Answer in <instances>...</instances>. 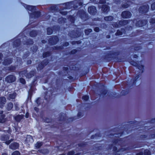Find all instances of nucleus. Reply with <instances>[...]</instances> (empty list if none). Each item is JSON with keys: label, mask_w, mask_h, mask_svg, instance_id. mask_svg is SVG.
Here are the masks:
<instances>
[{"label": "nucleus", "mask_w": 155, "mask_h": 155, "mask_svg": "<svg viewBox=\"0 0 155 155\" xmlns=\"http://www.w3.org/2000/svg\"><path fill=\"white\" fill-rule=\"evenodd\" d=\"M10 134L8 131H7L6 134L3 136L1 139L5 141V143L7 144H8L12 141V138L11 137L10 135Z\"/></svg>", "instance_id": "nucleus-1"}, {"label": "nucleus", "mask_w": 155, "mask_h": 155, "mask_svg": "<svg viewBox=\"0 0 155 155\" xmlns=\"http://www.w3.org/2000/svg\"><path fill=\"white\" fill-rule=\"evenodd\" d=\"M131 64L134 66H137L138 69L142 72L144 70V64L143 62L140 61L137 64L135 62H132Z\"/></svg>", "instance_id": "nucleus-2"}, {"label": "nucleus", "mask_w": 155, "mask_h": 155, "mask_svg": "<svg viewBox=\"0 0 155 155\" xmlns=\"http://www.w3.org/2000/svg\"><path fill=\"white\" fill-rule=\"evenodd\" d=\"M15 80V78L13 75H10L6 78V80L8 82H12L14 81Z\"/></svg>", "instance_id": "nucleus-3"}, {"label": "nucleus", "mask_w": 155, "mask_h": 155, "mask_svg": "<svg viewBox=\"0 0 155 155\" xmlns=\"http://www.w3.org/2000/svg\"><path fill=\"white\" fill-rule=\"evenodd\" d=\"M131 14L130 13L127 11H124L123 12L122 14V17L125 18H127L131 17Z\"/></svg>", "instance_id": "nucleus-4"}, {"label": "nucleus", "mask_w": 155, "mask_h": 155, "mask_svg": "<svg viewBox=\"0 0 155 155\" xmlns=\"http://www.w3.org/2000/svg\"><path fill=\"white\" fill-rule=\"evenodd\" d=\"M88 11L92 15L95 14L96 12L95 7L94 6H91L88 8Z\"/></svg>", "instance_id": "nucleus-5"}, {"label": "nucleus", "mask_w": 155, "mask_h": 155, "mask_svg": "<svg viewBox=\"0 0 155 155\" xmlns=\"http://www.w3.org/2000/svg\"><path fill=\"white\" fill-rule=\"evenodd\" d=\"M26 72L25 71L22 72L20 73L19 74L20 76L21 75L22 77H24L23 74H24V75L25 76H26L28 78H30L32 76V74H31V73H29V74L28 73V74H26Z\"/></svg>", "instance_id": "nucleus-6"}, {"label": "nucleus", "mask_w": 155, "mask_h": 155, "mask_svg": "<svg viewBox=\"0 0 155 155\" xmlns=\"http://www.w3.org/2000/svg\"><path fill=\"white\" fill-rule=\"evenodd\" d=\"M6 102L5 98L4 97H0V107L3 106Z\"/></svg>", "instance_id": "nucleus-7"}, {"label": "nucleus", "mask_w": 155, "mask_h": 155, "mask_svg": "<svg viewBox=\"0 0 155 155\" xmlns=\"http://www.w3.org/2000/svg\"><path fill=\"white\" fill-rule=\"evenodd\" d=\"M26 141L27 143H32L33 141V140L32 137L30 135H28L27 136L26 139Z\"/></svg>", "instance_id": "nucleus-8"}, {"label": "nucleus", "mask_w": 155, "mask_h": 155, "mask_svg": "<svg viewBox=\"0 0 155 155\" xmlns=\"http://www.w3.org/2000/svg\"><path fill=\"white\" fill-rule=\"evenodd\" d=\"M18 147V143H12L10 146V148L12 149H15Z\"/></svg>", "instance_id": "nucleus-9"}, {"label": "nucleus", "mask_w": 155, "mask_h": 155, "mask_svg": "<svg viewBox=\"0 0 155 155\" xmlns=\"http://www.w3.org/2000/svg\"><path fill=\"white\" fill-rule=\"evenodd\" d=\"M102 10L104 12H106L109 10V8L106 5H104L102 6Z\"/></svg>", "instance_id": "nucleus-10"}, {"label": "nucleus", "mask_w": 155, "mask_h": 155, "mask_svg": "<svg viewBox=\"0 0 155 155\" xmlns=\"http://www.w3.org/2000/svg\"><path fill=\"white\" fill-rule=\"evenodd\" d=\"M6 119L5 118V116L2 115L0 117V123H3L6 121Z\"/></svg>", "instance_id": "nucleus-11"}, {"label": "nucleus", "mask_w": 155, "mask_h": 155, "mask_svg": "<svg viewBox=\"0 0 155 155\" xmlns=\"http://www.w3.org/2000/svg\"><path fill=\"white\" fill-rule=\"evenodd\" d=\"M13 107V105L12 103H10L8 104L7 106V109L8 110H11Z\"/></svg>", "instance_id": "nucleus-12"}, {"label": "nucleus", "mask_w": 155, "mask_h": 155, "mask_svg": "<svg viewBox=\"0 0 155 155\" xmlns=\"http://www.w3.org/2000/svg\"><path fill=\"white\" fill-rule=\"evenodd\" d=\"M113 19V18L111 16H109L108 17H105L104 18V20L106 21H111Z\"/></svg>", "instance_id": "nucleus-13"}, {"label": "nucleus", "mask_w": 155, "mask_h": 155, "mask_svg": "<svg viewBox=\"0 0 155 155\" xmlns=\"http://www.w3.org/2000/svg\"><path fill=\"white\" fill-rule=\"evenodd\" d=\"M23 117V116L22 115H18L15 118V120L17 121H19Z\"/></svg>", "instance_id": "nucleus-14"}, {"label": "nucleus", "mask_w": 155, "mask_h": 155, "mask_svg": "<svg viewBox=\"0 0 155 155\" xmlns=\"http://www.w3.org/2000/svg\"><path fill=\"white\" fill-rule=\"evenodd\" d=\"M42 145L41 142H37L35 144V147L37 148H39Z\"/></svg>", "instance_id": "nucleus-15"}, {"label": "nucleus", "mask_w": 155, "mask_h": 155, "mask_svg": "<svg viewBox=\"0 0 155 155\" xmlns=\"http://www.w3.org/2000/svg\"><path fill=\"white\" fill-rule=\"evenodd\" d=\"M16 96V94L15 93L13 94H9V97L10 99H13L15 98Z\"/></svg>", "instance_id": "nucleus-16"}, {"label": "nucleus", "mask_w": 155, "mask_h": 155, "mask_svg": "<svg viewBox=\"0 0 155 155\" xmlns=\"http://www.w3.org/2000/svg\"><path fill=\"white\" fill-rule=\"evenodd\" d=\"M128 21L127 20H124L123 21H120V25H124L127 23Z\"/></svg>", "instance_id": "nucleus-17"}, {"label": "nucleus", "mask_w": 155, "mask_h": 155, "mask_svg": "<svg viewBox=\"0 0 155 155\" xmlns=\"http://www.w3.org/2000/svg\"><path fill=\"white\" fill-rule=\"evenodd\" d=\"M136 25L137 26L140 27L142 25V24L141 23V21H139L136 23Z\"/></svg>", "instance_id": "nucleus-18"}, {"label": "nucleus", "mask_w": 155, "mask_h": 155, "mask_svg": "<svg viewBox=\"0 0 155 155\" xmlns=\"http://www.w3.org/2000/svg\"><path fill=\"white\" fill-rule=\"evenodd\" d=\"M48 34V35H50L52 32V30L50 28H48L47 29Z\"/></svg>", "instance_id": "nucleus-19"}, {"label": "nucleus", "mask_w": 155, "mask_h": 155, "mask_svg": "<svg viewBox=\"0 0 155 155\" xmlns=\"http://www.w3.org/2000/svg\"><path fill=\"white\" fill-rule=\"evenodd\" d=\"M12 155H20V153L18 151H16L14 152Z\"/></svg>", "instance_id": "nucleus-20"}, {"label": "nucleus", "mask_w": 155, "mask_h": 155, "mask_svg": "<svg viewBox=\"0 0 155 155\" xmlns=\"http://www.w3.org/2000/svg\"><path fill=\"white\" fill-rule=\"evenodd\" d=\"M144 153L146 155H150V153L148 150H145L144 151Z\"/></svg>", "instance_id": "nucleus-21"}, {"label": "nucleus", "mask_w": 155, "mask_h": 155, "mask_svg": "<svg viewBox=\"0 0 155 155\" xmlns=\"http://www.w3.org/2000/svg\"><path fill=\"white\" fill-rule=\"evenodd\" d=\"M122 34V32L120 30H118L116 33V35H121Z\"/></svg>", "instance_id": "nucleus-22"}, {"label": "nucleus", "mask_w": 155, "mask_h": 155, "mask_svg": "<svg viewBox=\"0 0 155 155\" xmlns=\"http://www.w3.org/2000/svg\"><path fill=\"white\" fill-rule=\"evenodd\" d=\"M20 81L21 83L23 84H25V81L24 79L22 78H21L20 79Z\"/></svg>", "instance_id": "nucleus-23"}, {"label": "nucleus", "mask_w": 155, "mask_h": 155, "mask_svg": "<svg viewBox=\"0 0 155 155\" xmlns=\"http://www.w3.org/2000/svg\"><path fill=\"white\" fill-rule=\"evenodd\" d=\"M34 8V7L33 6H28V9L29 10H33Z\"/></svg>", "instance_id": "nucleus-24"}, {"label": "nucleus", "mask_w": 155, "mask_h": 155, "mask_svg": "<svg viewBox=\"0 0 155 155\" xmlns=\"http://www.w3.org/2000/svg\"><path fill=\"white\" fill-rule=\"evenodd\" d=\"M88 96H84L83 97V99L85 100V101H86L87 100V99H88Z\"/></svg>", "instance_id": "nucleus-25"}, {"label": "nucleus", "mask_w": 155, "mask_h": 155, "mask_svg": "<svg viewBox=\"0 0 155 155\" xmlns=\"http://www.w3.org/2000/svg\"><path fill=\"white\" fill-rule=\"evenodd\" d=\"M151 7L152 9L153 10H154L155 9V3H153L151 5Z\"/></svg>", "instance_id": "nucleus-26"}, {"label": "nucleus", "mask_w": 155, "mask_h": 155, "mask_svg": "<svg viewBox=\"0 0 155 155\" xmlns=\"http://www.w3.org/2000/svg\"><path fill=\"white\" fill-rule=\"evenodd\" d=\"M91 29H89L88 30H86L85 31V33L87 34H88V32H91Z\"/></svg>", "instance_id": "nucleus-27"}, {"label": "nucleus", "mask_w": 155, "mask_h": 155, "mask_svg": "<svg viewBox=\"0 0 155 155\" xmlns=\"http://www.w3.org/2000/svg\"><path fill=\"white\" fill-rule=\"evenodd\" d=\"M68 155H72L74 154V152L72 151H71L68 153Z\"/></svg>", "instance_id": "nucleus-28"}, {"label": "nucleus", "mask_w": 155, "mask_h": 155, "mask_svg": "<svg viewBox=\"0 0 155 155\" xmlns=\"http://www.w3.org/2000/svg\"><path fill=\"white\" fill-rule=\"evenodd\" d=\"M94 30L95 31L98 32L99 31V28L98 27H96L94 28Z\"/></svg>", "instance_id": "nucleus-29"}, {"label": "nucleus", "mask_w": 155, "mask_h": 155, "mask_svg": "<svg viewBox=\"0 0 155 155\" xmlns=\"http://www.w3.org/2000/svg\"><path fill=\"white\" fill-rule=\"evenodd\" d=\"M82 113H78V116L79 117H81V116H82Z\"/></svg>", "instance_id": "nucleus-30"}, {"label": "nucleus", "mask_w": 155, "mask_h": 155, "mask_svg": "<svg viewBox=\"0 0 155 155\" xmlns=\"http://www.w3.org/2000/svg\"><path fill=\"white\" fill-rule=\"evenodd\" d=\"M47 54H48V53H45L43 54V56H44V57H46L47 56H48L47 55Z\"/></svg>", "instance_id": "nucleus-31"}, {"label": "nucleus", "mask_w": 155, "mask_h": 155, "mask_svg": "<svg viewBox=\"0 0 155 155\" xmlns=\"http://www.w3.org/2000/svg\"><path fill=\"white\" fill-rule=\"evenodd\" d=\"M25 117L26 118H28V113H27L25 114Z\"/></svg>", "instance_id": "nucleus-32"}, {"label": "nucleus", "mask_w": 155, "mask_h": 155, "mask_svg": "<svg viewBox=\"0 0 155 155\" xmlns=\"http://www.w3.org/2000/svg\"><path fill=\"white\" fill-rule=\"evenodd\" d=\"M7 154L6 153H3L2 154V155H7Z\"/></svg>", "instance_id": "nucleus-33"}, {"label": "nucleus", "mask_w": 155, "mask_h": 155, "mask_svg": "<svg viewBox=\"0 0 155 155\" xmlns=\"http://www.w3.org/2000/svg\"><path fill=\"white\" fill-rule=\"evenodd\" d=\"M115 27H119V25H114Z\"/></svg>", "instance_id": "nucleus-34"}, {"label": "nucleus", "mask_w": 155, "mask_h": 155, "mask_svg": "<svg viewBox=\"0 0 155 155\" xmlns=\"http://www.w3.org/2000/svg\"><path fill=\"white\" fill-rule=\"evenodd\" d=\"M68 45V43H66V45L65 46H67V45Z\"/></svg>", "instance_id": "nucleus-35"}, {"label": "nucleus", "mask_w": 155, "mask_h": 155, "mask_svg": "<svg viewBox=\"0 0 155 155\" xmlns=\"http://www.w3.org/2000/svg\"><path fill=\"white\" fill-rule=\"evenodd\" d=\"M35 110H36V108H35Z\"/></svg>", "instance_id": "nucleus-36"}, {"label": "nucleus", "mask_w": 155, "mask_h": 155, "mask_svg": "<svg viewBox=\"0 0 155 155\" xmlns=\"http://www.w3.org/2000/svg\"><path fill=\"white\" fill-rule=\"evenodd\" d=\"M15 106L16 107V106H16V104H15Z\"/></svg>", "instance_id": "nucleus-37"}]
</instances>
